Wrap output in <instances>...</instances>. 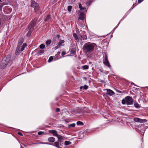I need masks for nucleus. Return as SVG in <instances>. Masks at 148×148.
<instances>
[{
	"label": "nucleus",
	"mask_w": 148,
	"mask_h": 148,
	"mask_svg": "<svg viewBox=\"0 0 148 148\" xmlns=\"http://www.w3.org/2000/svg\"><path fill=\"white\" fill-rule=\"evenodd\" d=\"M95 46L92 43L88 42L85 43L83 46L82 49L85 53L92 52L94 49Z\"/></svg>",
	"instance_id": "nucleus-1"
},
{
	"label": "nucleus",
	"mask_w": 148,
	"mask_h": 148,
	"mask_svg": "<svg viewBox=\"0 0 148 148\" xmlns=\"http://www.w3.org/2000/svg\"><path fill=\"white\" fill-rule=\"evenodd\" d=\"M23 42V39L22 38L20 39L18 42V46L16 51V54L18 55L19 53L24 50L25 48L26 47L27 45L25 43H24L21 46Z\"/></svg>",
	"instance_id": "nucleus-2"
},
{
	"label": "nucleus",
	"mask_w": 148,
	"mask_h": 148,
	"mask_svg": "<svg viewBox=\"0 0 148 148\" xmlns=\"http://www.w3.org/2000/svg\"><path fill=\"white\" fill-rule=\"evenodd\" d=\"M122 103L123 104L126 103L127 105L132 104L133 103V99L131 97L127 96L125 97V99H122Z\"/></svg>",
	"instance_id": "nucleus-3"
},
{
	"label": "nucleus",
	"mask_w": 148,
	"mask_h": 148,
	"mask_svg": "<svg viewBox=\"0 0 148 148\" xmlns=\"http://www.w3.org/2000/svg\"><path fill=\"white\" fill-rule=\"evenodd\" d=\"M37 21V18H35L29 23L28 27L29 31L27 34H30L31 33V32L33 30L34 27L36 24Z\"/></svg>",
	"instance_id": "nucleus-4"
},
{
	"label": "nucleus",
	"mask_w": 148,
	"mask_h": 148,
	"mask_svg": "<svg viewBox=\"0 0 148 148\" xmlns=\"http://www.w3.org/2000/svg\"><path fill=\"white\" fill-rule=\"evenodd\" d=\"M10 60V58L9 57L3 58L0 65V68L1 69L5 68L7 66Z\"/></svg>",
	"instance_id": "nucleus-5"
},
{
	"label": "nucleus",
	"mask_w": 148,
	"mask_h": 148,
	"mask_svg": "<svg viewBox=\"0 0 148 148\" xmlns=\"http://www.w3.org/2000/svg\"><path fill=\"white\" fill-rule=\"evenodd\" d=\"M31 6L32 7L34 8L36 12H38L39 8V5L38 3L34 1H32Z\"/></svg>",
	"instance_id": "nucleus-6"
},
{
	"label": "nucleus",
	"mask_w": 148,
	"mask_h": 148,
	"mask_svg": "<svg viewBox=\"0 0 148 148\" xmlns=\"http://www.w3.org/2000/svg\"><path fill=\"white\" fill-rule=\"evenodd\" d=\"M103 63L104 64L109 68H111V66L108 60V56L106 54H105V57L103 58Z\"/></svg>",
	"instance_id": "nucleus-7"
},
{
	"label": "nucleus",
	"mask_w": 148,
	"mask_h": 148,
	"mask_svg": "<svg viewBox=\"0 0 148 148\" xmlns=\"http://www.w3.org/2000/svg\"><path fill=\"white\" fill-rule=\"evenodd\" d=\"M49 132L53 134V135L58 137V140H60L62 139V137L60 135H58L57 134V131L56 130H51L49 131Z\"/></svg>",
	"instance_id": "nucleus-8"
},
{
	"label": "nucleus",
	"mask_w": 148,
	"mask_h": 148,
	"mask_svg": "<svg viewBox=\"0 0 148 148\" xmlns=\"http://www.w3.org/2000/svg\"><path fill=\"white\" fill-rule=\"evenodd\" d=\"M134 121L137 122L144 123L147 121V120L145 119H141L138 118H135L134 119Z\"/></svg>",
	"instance_id": "nucleus-9"
},
{
	"label": "nucleus",
	"mask_w": 148,
	"mask_h": 148,
	"mask_svg": "<svg viewBox=\"0 0 148 148\" xmlns=\"http://www.w3.org/2000/svg\"><path fill=\"white\" fill-rule=\"evenodd\" d=\"M84 11H81L80 14L78 17V19L81 20H84L85 18V15L84 14Z\"/></svg>",
	"instance_id": "nucleus-10"
},
{
	"label": "nucleus",
	"mask_w": 148,
	"mask_h": 148,
	"mask_svg": "<svg viewBox=\"0 0 148 148\" xmlns=\"http://www.w3.org/2000/svg\"><path fill=\"white\" fill-rule=\"evenodd\" d=\"M106 90H107L106 94L107 95L111 96L114 94V92L110 89H106Z\"/></svg>",
	"instance_id": "nucleus-11"
},
{
	"label": "nucleus",
	"mask_w": 148,
	"mask_h": 148,
	"mask_svg": "<svg viewBox=\"0 0 148 148\" xmlns=\"http://www.w3.org/2000/svg\"><path fill=\"white\" fill-rule=\"evenodd\" d=\"M79 7L80 9V12H83V11L86 12V8L82 7V5L80 3H79Z\"/></svg>",
	"instance_id": "nucleus-12"
},
{
	"label": "nucleus",
	"mask_w": 148,
	"mask_h": 148,
	"mask_svg": "<svg viewBox=\"0 0 148 148\" xmlns=\"http://www.w3.org/2000/svg\"><path fill=\"white\" fill-rule=\"evenodd\" d=\"M75 123H72V124H68L67 125V127H66L67 128H71L72 127H74L75 126Z\"/></svg>",
	"instance_id": "nucleus-13"
},
{
	"label": "nucleus",
	"mask_w": 148,
	"mask_h": 148,
	"mask_svg": "<svg viewBox=\"0 0 148 148\" xmlns=\"http://www.w3.org/2000/svg\"><path fill=\"white\" fill-rule=\"evenodd\" d=\"M48 141L51 142H53L55 141V138L53 137H50L48 138Z\"/></svg>",
	"instance_id": "nucleus-14"
},
{
	"label": "nucleus",
	"mask_w": 148,
	"mask_h": 148,
	"mask_svg": "<svg viewBox=\"0 0 148 148\" xmlns=\"http://www.w3.org/2000/svg\"><path fill=\"white\" fill-rule=\"evenodd\" d=\"M64 42V40H60V42L58 43L57 46L56 47V49H57L58 47H59Z\"/></svg>",
	"instance_id": "nucleus-15"
},
{
	"label": "nucleus",
	"mask_w": 148,
	"mask_h": 148,
	"mask_svg": "<svg viewBox=\"0 0 148 148\" xmlns=\"http://www.w3.org/2000/svg\"><path fill=\"white\" fill-rule=\"evenodd\" d=\"M88 88V86L86 85H85L84 86H81L80 87V89L81 90L83 88L84 90H86Z\"/></svg>",
	"instance_id": "nucleus-16"
},
{
	"label": "nucleus",
	"mask_w": 148,
	"mask_h": 148,
	"mask_svg": "<svg viewBox=\"0 0 148 148\" xmlns=\"http://www.w3.org/2000/svg\"><path fill=\"white\" fill-rule=\"evenodd\" d=\"M76 49L75 48L72 49L71 50V54H74L76 52Z\"/></svg>",
	"instance_id": "nucleus-17"
},
{
	"label": "nucleus",
	"mask_w": 148,
	"mask_h": 148,
	"mask_svg": "<svg viewBox=\"0 0 148 148\" xmlns=\"http://www.w3.org/2000/svg\"><path fill=\"white\" fill-rule=\"evenodd\" d=\"M77 125H84V123L82 122L78 121L77 122Z\"/></svg>",
	"instance_id": "nucleus-18"
},
{
	"label": "nucleus",
	"mask_w": 148,
	"mask_h": 148,
	"mask_svg": "<svg viewBox=\"0 0 148 148\" xmlns=\"http://www.w3.org/2000/svg\"><path fill=\"white\" fill-rule=\"evenodd\" d=\"M51 40H48L46 42V44L47 46L49 45L51 43Z\"/></svg>",
	"instance_id": "nucleus-19"
},
{
	"label": "nucleus",
	"mask_w": 148,
	"mask_h": 148,
	"mask_svg": "<svg viewBox=\"0 0 148 148\" xmlns=\"http://www.w3.org/2000/svg\"><path fill=\"white\" fill-rule=\"evenodd\" d=\"M51 18V16L49 15H48L47 17L45 19V21H47L48 20L50 19Z\"/></svg>",
	"instance_id": "nucleus-20"
},
{
	"label": "nucleus",
	"mask_w": 148,
	"mask_h": 148,
	"mask_svg": "<svg viewBox=\"0 0 148 148\" xmlns=\"http://www.w3.org/2000/svg\"><path fill=\"white\" fill-rule=\"evenodd\" d=\"M44 52V51L43 50H41L40 51L38 52V55H40L41 54L43 53Z\"/></svg>",
	"instance_id": "nucleus-21"
},
{
	"label": "nucleus",
	"mask_w": 148,
	"mask_h": 148,
	"mask_svg": "<svg viewBox=\"0 0 148 148\" xmlns=\"http://www.w3.org/2000/svg\"><path fill=\"white\" fill-rule=\"evenodd\" d=\"M93 0H90L86 3V4L87 5L89 6L90 3H92Z\"/></svg>",
	"instance_id": "nucleus-22"
},
{
	"label": "nucleus",
	"mask_w": 148,
	"mask_h": 148,
	"mask_svg": "<svg viewBox=\"0 0 148 148\" xmlns=\"http://www.w3.org/2000/svg\"><path fill=\"white\" fill-rule=\"evenodd\" d=\"M134 106L136 108H139V105L137 103L135 102L134 103Z\"/></svg>",
	"instance_id": "nucleus-23"
},
{
	"label": "nucleus",
	"mask_w": 148,
	"mask_h": 148,
	"mask_svg": "<svg viewBox=\"0 0 148 148\" xmlns=\"http://www.w3.org/2000/svg\"><path fill=\"white\" fill-rule=\"evenodd\" d=\"M82 68L84 69H88V65H84L82 66Z\"/></svg>",
	"instance_id": "nucleus-24"
},
{
	"label": "nucleus",
	"mask_w": 148,
	"mask_h": 148,
	"mask_svg": "<svg viewBox=\"0 0 148 148\" xmlns=\"http://www.w3.org/2000/svg\"><path fill=\"white\" fill-rule=\"evenodd\" d=\"M71 142L69 141H65V145H69L71 144Z\"/></svg>",
	"instance_id": "nucleus-25"
},
{
	"label": "nucleus",
	"mask_w": 148,
	"mask_h": 148,
	"mask_svg": "<svg viewBox=\"0 0 148 148\" xmlns=\"http://www.w3.org/2000/svg\"><path fill=\"white\" fill-rule=\"evenodd\" d=\"M54 145L55 146L58 147H59V143L57 142H55L54 143Z\"/></svg>",
	"instance_id": "nucleus-26"
},
{
	"label": "nucleus",
	"mask_w": 148,
	"mask_h": 148,
	"mask_svg": "<svg viewBox=\"0 0 148 148\" xmlns=\"http://www.w3.org/2000/svg\"><path fill=\"white\" fill-rule=\"evenodd\" d=\"M53 58L52 56H51L49 58V59L48 60V62H51L53 60Z\"/></svg>",
	"instance_id": "nucleus-27"
},
{
	"label": "nucleus",
	"mask_w": 148,
	"mask_h": 148,
	"mask_svg": "<svg viewBox=\"0 0 148 148\" xmlns=\"http://www.w3.org/2000/svg\"><path fill=\"white\" fill-rule=\"evenodd\" d=\"M45 45L43 44H41L40 45L39 47L40 48L43 49L45 48Z\"/></svg>",
	"instance_id": "nucleus-28"
},
{
	"label": "nucleus",
	"mask_w": 148,
	"mask_h": 148,
	"mask_svg": "<svg viewBox=\"0 0 148 148\" xmlns=\"http://www.w3.org/2000/svg\"><path fill=\"white\" fill-rule=\"evenodd\" d=\"M85 112L83 110H82L81 111V112H77V113L78 114V116H81L82 115L81 114V115L79 114H79H81V113H84Z\"/></svg>",
	"instance_id": "nucleus-29"
},
{
	"label": "nucleus",
	"mask_w": 148,
	"mask_h": 148,
	"mask_svg": "<svg viewBox=\"0 0 148 148\" xmlns=\"http://www.w3.org/2000/svg\"><path fill=\"white\" fill-rule=\"evenodd\" d=\"M72 7L71 6H68V11L70 12L71 11Z\"/></svg>",
	"instance_id": "nucleus-30"
},
{
	"label": "nucleus",
	"mask_w": 148,
	"mask_h": 148,
	"mask_svg": "<svg viewBox=\"0 0 148 148\" xmlns=\"http://www.w3.org/2000/svg\"><path fill=\"white\" fill-rule=\"evenodd\" d=\"M38 134L39 135H41L44 134V132H43L40 131V132H38Z\"/></svg>",
	"instance_id": "nucleus-31"
},
{
	"label": "nucleus",
	"mask_w": 148,
	"mask_h": 148,
	"mask_svg": "<svg viewBox=\"0 0 148 148\" xmlns=\"http://www.w3.org/2000/svg\"><path fill=\"white\" fill-rule=\"evenodd\" d=\"M71 121V120L70 119L68 120L67 119H66L65 120V123H66L70 122Z\"/></svg>",
	"instance_id": "nucleus-32"
},
{
	"label": "nucleus",
	"mask_w": 148,
	"mask_h": 148,
	"mask_svg": "<svg viewBox=\"0 0 148 148\" xmlns=\"http://www.w3.org/2000/svg\"><path fill=\"white\" fill-rule=\"evenodd\" d=\"M65 114L67 115H69V111H65Z\"/></svg>",
	"instance_id": "nucleus-33"
},
{
	"label": "nucleus",
	"mask_w": 148,
	"mask_h": 148,
	"mask_svg": "<svg viewBox=\"0 0 148 148\" xmlns=\"http://www.w3.org/2000/svg\"><path fill=\"white\" fill-rule=\"evenodd\" d=\"M60 111V109L59 108H56V111L57 112H59Z\"/></svg>",
	"instance_id": "nucleus-34"
},
{
	"label": "nucleus",
	"mask_w": 148,
	"mask_h": 148,
	"mask_svg": "<svg viewBox=\"0 0 148 148\" xmlns=\"http://www.w3.org/2000/svg\"><path fill=\"white\" fill-rule=\"evenodd\" d=\"M39 144H49V143H43V142H40L39 143Z\"/></svg>",
	"instance_id": "nucleus-35"
},
{
	"label": "nucleus",
	"mask_w": 148,
	"mask_h": 148,
	"mask_svg": "<svg viewBox=\"0 0 148 148\" xmlns=\"http://www.w3.org/2000/svg\"><path fill=\"white\" fill-rule=\"evenodd\" d=\"M73 36L75 38H76L77 37V35L75 34H73Z\"/></svg>",
	"instance_id": "nucleus-36"
},
{
	"label": "nucleus",
	"mask_w": 148,
	"mask_h": 148,
	"mask_svg": "<svg viewBox=\"0 0 148 148\" xmlns=\"http://www.w3.org/2000/svg\"><path fill=\"white\" fill-rule=\"evenodd\" d=\"M75 39L76 40V41L77 42H78L79 41V39L78 37L76 38H75Z\"/></svg>",
	"instance_id": "nucleus-37"
},
{
	"label": "nucleus",
	"mask_w": 148,
	"mask_h": 148,
	"mask_svg": "<svg viewBox=\"0 0 148 148\" xmlns=\"http://www.w3.org/2000/svg\"><path fill=\"white\" fill-rule=\"evenodd\" d=\"M18 134L19 135H20L21 136H23V134L21 132H18Z\"/></svg>",
	"instance_id": "nucleus-38"
},
{
	"label": "nucleus",
	"mask_w": 148,
	"mask_h": 148,
	"mask_svg": "<svg viewBox=\"0 0 148 148\" xmlns=\"http://www.w3.org/2000/svg\"><path fill=\"white\" fill-rule=\"evenodd\" d=\"M143 1V0H138V3H140L142 1Z\"/></svg>",
	"instance_id": "nucleus-39"
},
{
	"label": "nucleus",
	"mask_w": 148,
	"mask_h": 148,
	"mask_svg": "<svg viewBox=\"0 0 148 148\" xmlns=\"http://www.w3.org/2000/svg\"><path fill=\"white\" fill-rule=\"evenodd\" d=\"M62 56H63L65 55V52L64 51H63L62 53Z\"/></svg>",
	"instance_id": "nucleus-40"
},
{
	"label": "nucleus",
	"mask_w": 148,
	"mask_h": 148,
	"mask_svg": "<svg viewBox=\"0 0 148 148\" xmlns=\"http://www.w3.org/2000/svg\"><path fill=\"white\" fill-rule=\"evenodd\" d=\"M1 19L0 18V25H1Z\"/></svg>",
	"instance_id": "nucleus-41"
},
{
	"label": "nucleus",
	"mask_w": 148,
	"mask_h": 148,
	"mask_svg": "<svg viewBox=\"0 0 148 148\" xmlns=\"http://www.w3.org/2000/svg\"><path fill=\"white\" fill-rule=\"evenodd\" d=\"M69 138L68 137H65V139H66V138Z\"/></svg>",
	"instance_id": "nucleus-42"
},
{
	"label": "nucleus",
	"mask_w": 148,
	"mask_h": 148,
	"mask_svg": "<svg viewBox=\"0 0 148 148\" xmlns=\"http://www.w3.org/2000/svg\"><path fill=\"white\" fill-rule=\"evenodd\" d=\"M57 0H54V1H56Z\"/></svg>",
	"instance_id": "nucleus-43"
},
{
	"label": "nucleus",
	"mask_w": 148,
	"mask_h": 148,
	"mask_svg": "<svg viewBox=\"0 0 148 148\" xmlns=\"http://www.w3.org/2000/svg\"><path fill=\"white\" fill-rule=\"evenodd\" d=\"M0 1H1V0H0Z\"/></svg>",
	"instance_id": "nucleus-44"
}]
</instances>
